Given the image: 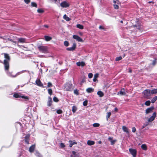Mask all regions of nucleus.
<instances>
[{
  "label": "nucleus",
  "mask_w": 157,
  "mask_h": 157,
  "mask_svg": "<svg viewBox=\"0 0 157 157\" xmlns=\"http://www.w3.org/2000/svg\"><path fill=\"white\" fill-rule=\"evenodd\" d=\"M68 142L69 143V147H72L73 145L76 144H77V142L75 140L72 141L71 140H70Z\"/></svg>",
  "instance_id": "obj_12"
},
{
  "label": "nucleus",
  "mask_w": 157,
  "mask_h": 157,
  "mask_svg": "<svg viewBox=\"0 0 157 157\" xmlns=\"http://www.w3.org/2000/svg\"><path fill=\"white\" fill-rule=\"evenodd\" d=\"M84 80H82L81 81V83H83V82H84Z\"/></svg>",
  "instance_id": "obj_64"
},
{
  "label": "nucleus",
  "mask_w": 157,
  "mask_h": 157,
  "mask_svg": "<svg viewBox=\"0 0 157 157\" xmlns=\"http://www.w3.org/2000/svg\"><path fill=\"white\" fill-rule=\"evenodd\" d=\"M95 142L92 140H89L87 142V144L89 145H92L94 144Z\"/></svg>",
  "instance_id": "obj_20"
},
{
  "label": "nucleus",
  "mask_w": 157,
  "mask_h": 157,
  "mask_svg": "<svg viewBox=\"0 0 157 157\" xmlns=\"http://www.w3.org/2000/svg\"><path fill=\"white\" fill-rule=\"evenodd\" d=\"M98 144H101V141H99L98 142Z\"/></svg>",
  "instance_id": "obj_62"
},
{
  "label": "nucleus",
  "mask_w": 157,
  "mask_h": 157,
  "mask_svg": "<svg viewBox=\"0 0 157 157\" xmlns=\"http://www.w3.org/2000/svg\"><path fill=\"white\" fill-rule=\"evenodd\" d=\"M86 92L88 93H90L94 91V89L92 88H89L86 89Z\"/></svg>",
  "instance_id": "obj_22"
},
{
  "label": "nucleus",
  "mask_w": 157,
  "mask_h": 157,
  "mask_svg": "<svg viewBox=\"0 0 157 157\" xmlns=\"http://www.w3.org/2000/svg\"><path fill=\"white\" fill-rule=\"evenodd\" d=\"M122 57L121 56H119L117 57L116 58V60L117 61H119L122 59Z\"/></svg>",
  "instance_id": "obj_40"
},
{
  "label": "nucleus",
  "mask_w": 157,
  "mask_h": 157,
  "mask_svg": "<svg viewBox=\"0 0 157 157\" xmlns=\"http://www.w3.org/2000/svg\"><path fill=\"white\" fill-rule=\"evenodd\" d=\"M23 71H21V72H18V73H17L16 74V75L15 76H14L13 77H15L16 76H17V75H19L20 74H21V73H22L23 72Z\"/></svg>",
  "instance_id": "obj_51"
},
{
  "label": "nucleus",
  "mask_w": 157,
  "mask_h": 157,
  "mask_svg": "<svg viewBox=\"0 0 157 157\" xmlns=\"http://www.w3.org/2000/svg\"><path fill=\"white\" fill-rule=\"evenodd\" d=\"M153 108H150L147 109L146 110V113L147 114H148L149 113H151Z\"/></svg>",
  "instance_id": "obj_23"
},
{
  "label": "nucleus",
  "mask_w": 157,
  "mask_h": 157,
  "mask_svg": "<svg viewBox=\"0 0 157 157\" xmlns=\"http://www.w3.org/2000/svg\"><path fill=\"white\" fill-rule=\"evenodd\" d=\"M108 140L110 142L111 144L112 145H114L117 141V140L115 139L113 140L112 138L110 137L108 138Z\"/></svg>",
  "instance_id": "obj_10"
},
{
  "label": "nucleus",
  "mask_w": 157,
  "mask_h": 157,
  "mask_svg": "<svg viewBox=\"0 0 157 157\" xmlns=\"http://www.w3.org/2000/svg\"><path fill=\"white\" fill-rule=\"evenodd\" d=\"M72 154L71 156V157H78V154H76L75 151H72Z\"/></svg>",
  "instance_id": "obj_18"
},
{
  "label": "nucleus",
  "mask_w": 157,
  "mask_h": 157,
  "mask_svg": "<svg viewBox=\"0 0 157 157\" xmlns=\"http://www.w3.org/2000/svg\"><path fill=\"white\" fill-rule=\"evenodd\" d=\"M122 129L123 131L126 132L127 133H129L128 129L126 127L123 126L122 127Z\"/></svg>",
  "instance_id": "obj_16"
},
{
  "label": "nucleus",
  "mask_w": 157,
  "mask_h": 157,
  "mask_svg": "<svg viewBox=\"0 0 157 157\" xmlns=\"http://www.w3.org/2000/svg\"><path fill=\"white\" fill-rule=\"evenodd\" d=\"M76 47V44L74 43L73 44V45L72 47L70 48H67V50L68 51H73L75 49Z\"/></svg>",
  "instance_id": "obj_14"
},
{
  "label": "nucleus",
  "mask_w": 157,
  "mask_h": 157,
  "mask_svg": "<svg viewBox=\"0 0 157 157\" xmlns=\"http://www.w3.org/2000/svg\"><path fill=\"white\" fill-rule=\"evenodd\" d=\"M29 135H27L25 137V139H29Z\"/></svg>",
  "instance_id": "obj_54"
},
{
  "label": "nucleus",
  "mask_w": 157,
  "mask_h": 157,
  "mask_svg": "<svg viewBox=\"0 0 157 157\" xmlns=\"http://www.w3.org/2000/svg\"><path fill=\"white\" fill-rule=\"evenodd\" d=\"M156 63V61L155 60H154L152 63V64L153 65H155Z\"/></svg>",
  "instance_id": "obj_55"
},
{
  "label": "nucleus",
  "mask_w": 157,
  "mask_h": 157,
  "mask_svg": "<svg viewBox=\"0 0 157 157\" xmlns=\"http://www.w3.org/2000/svg\"><path fill=\"white\" fill-rule=\"evenodd\" d=\"M88 76L89 78H91L93 77V74L91 73H90L89 74Z\"/></svg>",
  "instance_id": "obj_47"
},
{
  "label": "nucleus",
  "mask_w": 157,
  "mask_h": 157,
  "mask_svg": "<svg viewBox=\"0 0 157 157\" xmlns=\"http://www.w3.org/2000/svg\"><path fill=\"white\" fill-rule=\"evenodd\" d=\"M99 29H103V27L102 26H100L99 27Z\"/></svg>",
  "instance_id": "obj_59"
},
{
  "label": "nucleus",
  "mask_w": 157,
  "mask_h": 157,
  "mask_svg": "<svg viewBox=\"0 0 157 157\" xmlns=\"http://www.w3.org/2000/svg\"><path fill=\"white\" fill-rule=\"evenodd\" d=\"M117 108L116 107L114 109V110L116 111V112H117Z\"/></svg>",
  "instance_id": "obj_61"
},
{
  "label": "nucleus",
  "mask_w": 157,
  "mask_h": 157,
  "mask_svg": "<svg viewBox=\"0 0 157 157\" xmlns=\"http://www.w3.org/2000/svg\"><path fill=\"white\" fill-rule=\"evenodd\" d=\"M151 102L150 101H146L145 103V104L147 106H149Z\"/></svg>",
  "instance_id": "obj_38"
},
{
  "label": "nucleus",
  "mask_w": 157,
  "mask_h": 157,
  "mask_svg": "<svg viewBox=\"0 0 157 157\" xmlns=\"http://www.w3.org/2000/svg\"><path fill=\"white\" fill-rule=\"evenodd\" d=\"M73 38L75 39L78 42H83L82 39L78 36L77 35H73Z\"/></svg>",
  "instance_id": "obj_8"
},
{
  "label": "nucleus",
  "mask_w": 157,
  "mask_h": 157,
  "mask_svg": "<svg viewBox=\"0 0 157 157\" xmlns=\"http://www.w3.org/2000/svg\"><path fill=\"white\" fill-rule=\"evenodd\" d=\"M111 115V112H109L107 113V115L106 117L107 120H108V118H109Z\"/></svg>",
  "instance_id": "obj_36"
},
{
  "label": "nucleus",
  "mask_w": 157,
  "mask_h": 157,
  "mask_svg": "<svg viewBox=\"0 0 157 157\" xmlns=\"http://www.w3.org/2000/svg\"><path fill=\"white\" fill-rule=\"evenodd\" d=\"M99 125V124L98 123H95L93 124V126L95 127H98Z\"/></svg>",
  "instance_id": "obj_35"
},
{
  "label": "nucleus",
  "mask_w": 157,
  "mask_h": 157,
  "mask_svg": "<svg viewBox=\"0 0 157 157\" xmlns=\"http://www.w3.org/2000/svg\"><path fill=\"white\" fill-rule=\"evenodd\" d=\"M63 18L64 19L66 20L67 21H69L71 20L70 19L67 17L66 14L63 15Z\"/></svg>",
  "instance_id": "obj_33"
},
{
  "label": "nucleus",
  "mask_w": 157,
  "mask_h": 157,
  "mask_svg": "<svg viewBox=\"0 0 157 157\" xmlns=\"http://www.w3.org/2000/svg\"><path fill=\"white\" fill-rule=\"evenodd\" d=\"M146 126H145V125L144 124L143 126H142V128H144L145 127H146Z\"/></svg>",
  "instance_id": "obj_63"
},
{
  "label": "nucleus",
  "mask_w": 157,
  "mask_h": 157,
  "mask_svg": "<svg viewBox=\"0 0 157 157\" xmlns=\"http://www.w3.org/2000/svg\"><path fill=\"white\" fill-rule=\"evenodd\" d=\"M64 44L66 46H68L69 45V43L67 41H65L64 42Z\"/></svg>",
  "instance_id": "obj_39"
},
{
  "label": "nucleus",
  "mask_w": 157,
  "mask_h": 157,
  "mask_svg": "<svg viewBox=\"0 0 157 157\" xmlns=\"http://www.w3.org/2000/svg\"><path fill=\"white\" fill-rule=\"evenodd\" d=\"M60 145L61 147H65V145L63 143H61Z\"/></svg>",
  "instance_id": "obj_48"
},
{
  "label": "nucleus",
  "mask_w": 157,
  "mask_h": 157,
  "mask_svg": "<svg viewBox=\"0 0 157 157\" xmlns=\"http://www.w3.org/2000/svg\"><path fill=\"white\" fill-rule=\"evenodd\" d=\"M18 42L20 43L26 42V39L23 38H20L18 39Z\"/></svg>",
  "instance_id": "obj_24"
},
{
  "label": "nucleus",
  "mask_w": 157,
  "mask_h": 157,
  "mask_svg": "<svg viewBox=\"0 0 157 157\" xmlns=\"http://www.w3.org/2000/svg\"><path fill=\"white\" fill-rule=\"evenodd\" d=\"M36 155L38 157H42L41 155L39 153H36Z\"/></svg>",
  "instance_id": "obj_50"
},
{
  "label": "nucleus",
  "mask_w": 157,
  "mask_h": 157,
  "mask_svg": "<svg viewBox=\"0 0 157 157\" xmlns=\"http://www.w3.org/2000/svg\"><path fill=\"white\" fill-rule=\"evenodd\" d=\"M53 101L56 102H57L59 100L56 97H54L53 98Z\"/></svg>",
  "instance_id": "obj_42"
},
{
  "label": "nucleus",
  "mask_w": 157,
  "mask_h": 157,
  "mask_svg": "<svg viewBox=\"0 0 157 157\" xmlns=\"http://www.w3.org/2000/svg\"><path fill=\"white\" fill-rule=\"evenodd\" d=\"M98 74L96 73L94 75V79H93V81L95 82L97 80V78L98 77Z\"/></svg>",
  "instance_id": "obj_27"
},
{
  "label": "nucleus",
  "mask_w": 157,
  "mask_h": 157,
  "mask_svg": "<svg viewBox=\"0 0 157 157\" xmlns=\"http://www.w3.org/2000/svg\"><path fill=\"white\" fill-rule=\"evenodd\" d=\"M77 110V108L75 106H73L72 107V111L73 113H75Z\"/></svg>",
  "instance_id": "obj_30"
},
{
  "label": "nucleus",
  "mask_w": 157,
  "mask_h": 157,
  "mask_svg": "<svg viewBox=\"0 0 157 157\" xmlns=\"http://www.w3.org/2000/svg\"><path fill=\"white\" fill-rule=\"evenodd\" d=\"M97 94L100 97H102L104 95L103 93L101 91H98L97 92Z\"/></svg>",
  "instance_id": "obj_26"
},
{
  "label": "nucleus",
  "mask_w": 157,
  "mask_h": 157,
  "mask_svg": "<svg viewBox=\"0 0 157 157\" xmlns=\"http://www.w3.org/2000/svg\"><path fill=\"white\" fill-rule=\"evenodd\" d=\"M48 94L51 95L52 93V90L51 89H49L48 90Z\"/></svg>",
  "instance_id": "obj_37"
},
{
  "label": "nucleus",
  "mask_w": 157,
  "mask_h": 157,
  "mask_svg": "<svg viewBox=\"0 0 157 157\" xmlns=\"http://www.w3.org/2000/svg\"><path fill=\"white\" fill-rule=\"evenodd\" d=\"M136 131V129L135 127H133L132 128V132H135Z\"/></svg>",
  "instance_id": "obj_49"
},
{
  "label": "nucleus",
  "mask_w": 157,
  "mask_h": 157,
  "mask_svg": "<svg viewBox=\"0 0 157 157\" xmlns=\"http://www.w3.org/2000/svg\"><path fill=\"white\" fill-rule=\"evenodd\" d=\"M79 34L81 36H82L83 35V33H81V32H80L79 33Z\"/></svg>",
  "instance_id": "obj_60"
},
{
  "label": "nucleus",
  "mask_w": 157,
  "mask_h": 157,
  "mask_svg": "<svg viewBox=\"0 0 157 157\" xmlns=\"http://www.w3.org/2000/svg\"><path fill=\"white\" fill-rule=\"evenodd\" d=\"M157 100V96H156L154 97L152 100H151V102L152 103H154Z\"/></svg>",
  "instance_id": "obj_31"
},
{
  "label": "nucleus",
  "mask_w": 157,
  "mask_h": 157,
  "mask_svg": "<svg viewBox=\"0 0 157 157\" xmlns=\"http://www.w3.org/2000/svg\"><path fill=\"white\" fill-rule=\"evenodd\" d=\"M151 90H150L147 89L145 90L143 92L144 97L145 98H148L151 95Z\"/></svg>",
  "instance_id": "obj_2"
},
{
  "label": "nucleus",
  "mask_w": 157,
  "mask_h": 157,
  "mask_svg": "<svg viewBox=\"0 0 157 157\" xmlns=\"http://www.w3.org/2000/svg\"><path fill=\"white\" fill-rule=\"evenodd\" d=\"M38 48L39 50L42 52H47L48 51L47 48L45 46H40L38 47Z\"/></svg>",
  "instance_id": "obj_4"
},
{
  "label": "nucleus",
  "mask_w": 157,
  "mask_h": 157,
  "mask_svg": "<svg viewBox=\"0 0 157 157\" xmlns=\"http://www.w3.org/2000/svg\"><path fill=\"white\" fill-rule=\"evenodd\" d=\"M25 3L27 4H29L30 2V0H24Z\"/></svg>",
  "instance_id": "obj_46"
},
{
  "label": "nucleus",
  "mask_w": 157,
  "mask_h": 157,
  "mask_svg": "<svg viewBox=\"0 0 157 157\" xmlns=\"http://www.w3.org/2000/svg\"><path fill=\"white\" fill-rule=\"evenodd\" d=\"M37 11L38 13H43L44 12V11L40 9H38Z\"/></svg>",
  "instance_id": "obj_41"
},
{
  "label": "nucleus",
  "mask_w": 157,
  "mask_h": 157,
  "mask_svg": "<svg viewBox=\"0 0 157 157\" xmlns=\"http://www.w3.org/2000/svg\"><path fill=\"white\" fill-rule=\"evenodd\" d=\"M48 105L49 106H50L51 105L52 101V99L51 97H49L48 98Z\"/></svg>",
  "instance_id": "obj_21"
},
{
  "label": "nucleus",
  "mask_w": 157,
  "mask_h": 157,
  "mask_svg": "<svg viewBox=\"0 0 157 157\" xmlns=\"http://www.w3.org/2000/svg\"><path fill=\"white\" fill-rule=\"evenodd\" d=\"M74 93L75 94H78V91L77 90H75L74 91Z\"/></svg>",
  "instance_id": "obj_53"
},
{
  "label": "nucleus",
  "mask_w": 157,
  "mask_h": 157,
  "mask_svg": "<svg viewBox=\"0 0 157 157\" xmlns=\"http://www.w3.org/2000/svg\"><path fill=\"white\" fill-rule=\"evenodd\" d=\"M144 124L145 125V126L146 127L149 124V123L148 122H146Z\"/></svg>",
  "instance_id": "obj_52"
},
{
  "label": "nucleus",
  "mask_w": 157,
  "mask_h": 157,
  "mask_svg": "<svg viewBox=\"0 0 157 157\" xmlns=\"http://www.w3.org/2000/svg\"><path fill=\"white\" fill-rule=\"evenodd\" d=\"M83 104L85 106L87 105V101L86 100L84 101L83 102Z\"/></svg>",
  "instance_id": "obj_45"
},
{
  "label": "nucleus",
  "mask_w": 157,
  "mask_h": 157,
  "mask_svg": "<svg viewBox=\"0 0 157 157\" xmlns=\"http://www.w3.org/2000/svg\"><path fill=\"white\" fill-rule=\"evenodd\" d=\"M56 112L58 114H60L62 113V111L61 110L59 109Z\"/></svg>",
  "instance_id": "obj_44"
},
{
  "label": "nucleus",
  "mask_w": 157,
  "mask_h": 157,
  "mask_svg": "<svg viewBox=\"0 0 157 157\" xmlns=\"http://www.w3.org/2000/svg\"><path fill=\"white\" fill-rule=\"evenodd\" d=\"M57 1V0H51V1L52 2L55 3Z\"/></svg>",
  "instance_id": "obj_57"
},
{
  "label": "nucleus",
  "mask_w": 157,
  "mask_h": 157,
  "mask_svg": "<svg viewBox=\"0 0 157 157\" xmlns=\"http://www.w3.org/2000/svg\"><path fill=\"white\" fill-rule=\"evenodd\" d=\"M5 58L6 59L4 61V64L5 70H7L9 68V62L10 60V57L8 54L4 53Z\"/></svg>",
  "instance_id": "obj_1"
},
{
  "label": "nucleus",
  "mask_w": 157,
  "mask_h": 157,
  "mask_svg": "<svg viewBox=\"0 0 157 157\" xmlns=\"http://www.w3.org/2000/svg\"><path fill=\"white\" fill-rule=\"evenodd\" d=\"M13 96L16 98H22L25 99L26 100H27L29 99L28 97L27 96H21L20 94L16 93L13 94Z\"/></svg>",
  "instance_id": "obj_3"
},
{
  "label": "nucleus",
  "mask_w": 157,
  "mask_h": 157,
  "mask_svg": "<svg viewBox=\"0 0 157 157\" xmlns=\"http://www.w3.org/2000/svg\"><path fill=\"white\" fill-rule=\"evenodd\" d=\"M76 27L77 28L81 29H83L84 28L83 26L82 25H80V24H77L76 25Z\"/></svg>",
  "instance_id": "obj_29"
},
{
  "label": "nucleus",
  "mask_w": 157,
  "mask_h": 157,
  "mask_svg": "<svg viewBox=\"0 0 157 157\" xmlns=\"http://www.w3.org/2000/svg\"><path fill=\"white\" fill-rule=\"evenodd\" d=\"M31 6L32 7H34L36 8L37 7V4L35 2H32L31 4Z\"/></svg>",
  "instance_id": "obj_34"
},
{
  "label": "nucleus",
  "mask_w": 157,
  "mask_h": 157,
  "mask_svg": "<svg viewBox=\"0 0 157 157\" xmlns=\"http://www.w3.org/2000/svg\"><path fill=\"white\" fill-rule=\"evenodd\" d=\"M60 5L63 8H67L69 6L70 4L66 1H63L60 3Z\"/></svg>",
  "instance_id": "obj_6"
},
{
  "label": "nucleus",
  "mask_w": 157,
  "mask_h": 157,
  "mask_svg": "<svg viewBox=\"0 0 157 157\" xmlns=\"http://www.w3.org/2000/svg\"><path fill=\"white\" fill-rule=\"evenodd\" d=\"M71 87V84L67 83L66 84L65 86V90L67 91L70 90Z\"/></svg>",
  "instance_id": "obj_13"
},
{
  "label": "nucleus",
  "mask_w": 157,
  "mask_h": 157,
  "mask_svg": "<svg viewBox=\"0 0 157 157\" xmlns=\"http://www.w3.org/2000/svg\"><path fill=\"white\" fill-rule=\"evenodd\" d=\"M44 37L46 40L47 41H49L51 40L52 39V37L47 36H44Z\"/></svg>",
  "instance_id": "obj_28"
},
{
  "label": "nucleus",
  "mask_w": 157,
  "mask_h": 157,
  "mask_svg": "<svg viewBox=\"0 0 157 157\" xmlns=\"http://www.w3.org/2000/svg\"><path fill=\"white\" fill-rule=\"evenodd\" d=\"M156 116V113L155 112H154L152 116H151L148 120V122H151L152 121L155 119Z\"/></svg>",
  "instance_id": "obj_9"
},
{
  "label": "nucleus",
  "mask_w": 157,
  "mask_h": 157,
  "mask_svg": "<svg viewBox=\"0 0 157 157\" xmlns=\"http://www.w3.org/2000/svg\"><path fill=\"white\" fill-rule=\"evenodd\" d=\"M44 26L45 27H46V28H48V26L47 25H44Z\"/></svg>",
  "instance_id": "obj_56"
},
{
  "label": "nucleus",
  "mask_w": 157,
  "mask_h": 157,
  "mask_svg": "<svg viewBox=\"0 0 157 157\" xmlns=\"http://www.w3.org/2000/svg\"><path fill=\"white\" fill-rule=\"evenodd\" d=\"M35 148V146L34 145H33L31 146L29 148V151L30 152H33Z\"/></svg>",
  "instance_id": "obj_19"
},
{
  "label": "nucleus",
  "mask_w": 157,
  "mask_h": 157,
  "mask_svg": "<svg viewBox=\"0 0 157 157\" xmlns=\"http://www.w3.org/2000/svg\"><path fill=\"white\" fill-rule=\"evenodd\" d=\"M113 6L115 9H118L119 8V5L120 4V2L117 0H114L113 1Z\"/></svg>",
  "instance_id": "obj_5"
},
{
  "label": "nucleus",
  "mask_w": 157,
  "mask_h": 157,
  "mask_svg": "<svg viewBox=\"0 0 157 157\" xmlns=\"http://www.w3.org/2000/svg\"><path fill=\"white\" fill-rule=\"evenodd\" d=\"M76 64L78 66L83 67L85 65V63L83 61L78 62H77Z\"/></svg>",
  "instance_id": "obj_15"
},
{
  "label": "nucleus",
  "mask_w": 157,
  "mask_h": 157,
  "mask_svg": "<svg viewBox=\"0 0 157 157\" xmlns=\"http://www.w3.org/2000/svg\"><path fill=\"white\" fill-rule=\"evenodd\" d=\"M151 94H155L157 93V89H154L152 90H151Z\"/></svg>",
  "instance_id": "obj_25"
},
{
  "label": "nucleus",
  "mask_w": 157,
  "mask_h": 157,
  "mask_svg": "<svg viewBox=\"0 0 157 157\" xmlns=\"http://www.w3.org/2000/svg\"><path fill=\"white\" fill-rule=\"evenodd\" d=\"M117 94L121 95H125L126 93L124 89L123 88L121 89V90L117 93Z\"/></svg>",
  "instance_id": "obj_11"
},
{
  "label": "nucleus",
  "mask_w": 157,
  "mask_h": 157,
  "mask_svg": "<svg viewBox=\"0 0 157 157\" xmlns=\"http://www.w3.org/2000/svg\"><path fill=\"white\" fill-rule=\"evenodd\" d=\"M141 147L142 149L144 150H146L147 149V147L146 144H143L142 145Z\"/></svg>",
  "instance_id": "obj_32"
},
{
  "label": "nucleus",
  "mask_w": 157,
  "mask_h": 157,
  "mask_svg": "<svg viewBox=\"0 0 157 157\" xmlns=\"http://www.w3.org/2000/svg\"><path fill=\"white\" fill-rule=\"evenodd\" d=\"M129 151L133 155V157H136V151L135 149L129 148Z\"/></svg>",
  "instance_id": "obj_7"
},
{
  "label": "nucleus",
  "mask_w": 157,
  "mask_h": 157,
  "mask_svg": "<svg viewBox=\"0 0 157 157\" xmlns=\"http://www.w3.org/2000/svg\"><path fill=\"white\" fill-rule=\"evenodd\" d=\"M52 86V84L50 82H48V83L47 87H50Z\"/></svg>",
  "instance_id": "obj_43"
},
{
  "label": "nucleus",
  "mask_w": 157,
  "mask_h": 157,
  "mask_svg": "<svg viewBox=\"0 0 157 157\" xmlns=\"http://www.w3.org/2000/svg\"><path fill=\"white\" fill-rule=\"evenodd\" d=\"M25 141L27 143V144L29 143L28 139H25Z\"/></svg>",
  "instance_id": "obj_58"
},
{
  "label": "nucleus",
  "mask_w": 157,
  "mask_h": 157,
  "mask_svg": "<svg viewBox=\"0 0 157 157\" xmlns=\"http://www.w3.org/2000/svg\"><path fill=\"white\" fill-rule=\"evenodd\" d=\"M36 85L40 86H43V84L39 80H36Z\"/></svg>",
  "instance_id": "obj_17"
}]
</instances>
